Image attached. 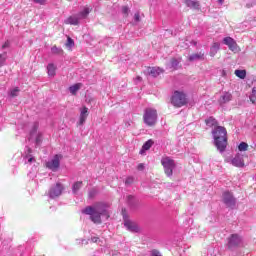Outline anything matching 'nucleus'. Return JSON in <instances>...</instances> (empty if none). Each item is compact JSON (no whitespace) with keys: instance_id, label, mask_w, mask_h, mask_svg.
<instances>
[{"instance_id":"f257e3e1","label":"nucleus","mask_w":256,"mask_h":256,"mask_svg":"<svg viewBox=\"0 0 256 256\" xmlns=\"http://www.w3.org/2000/svg\"><path fill=\"white\" fill-rule=\"evenodd\" d=\"M82 213L85 215H90V219L93 223L100 224L101 223V215H106V217H109L107 215V209L105 208V204L98 203L94 206H88L84 210H82Z\"/></svg>"},{"instance_id":"f03ea898","label":"nucleus","mask_w":256,"mask_h":256,"mask_svg":"<svg viewBox=\"0 0 256 256\" xmlns=\"http://www.w3.org/2000/svg\"><path fill=\"white\" fill-rule=\"evenodd\" d=\"M214 143L220 153H223L227 148V129L223 126H217L212 131Z\"/></svg>"},{"instance_id":"7ed1b4c3","label":"nucleus","mask_w":256,"mask_h":256,"mask_svg":"<svg viewBox=\"0 0 256 256\" xmlns=\"http://www.w3.org/2000/svg\"><path fill=\"white\" fill-rule=\"evenodd\" d=\"M157 118V110L153 108H146L144 110L143 122L145 123V125H147V127H155V125L157 124Z\"/></svg>"},{"instance_id":"20e7f679","label":"nucleus","mask_w":256,"mask_h":256,"mask_svg":"<svg viewBox=\"0 0 256 256\" xmlns=\"http://www.w3.org/2000/svg\"><path fill=\"white\" fill-rule=\"evenodd\" d=\"M161 165L164 167L165 175L173 177V169L176 167L175 160L169 156H164L161 159Z\"/></svg>"},{"instance_id":"39448f33","label":"nucleus","mask_w":256,"mask_h":256,"mask_svg":"<svg viewBox=\"0 0 256 256\" xmlns=\"http://www.w3.org/2000/svg\"><path fill=\"white\" fill-rule=\"evenodd\" d=\"M171 103L174 107H183V105H187V94L183 91H175L172 95Z\"/></svg>"},{"instance_id":"423d86ee","label":"nucleus","mask_w":256,"mask_h":256,"mask_svg":"<svg viewBox=\"0 0 256 256\" xmlns=\"http://www.w3.org/2000/svg\"><path fill=\"white\" fill-rule=\"evenodd\" d=\"M38 129L39 122H34L30 130L29 140L31 141V139H34L36 145H40V143L43 141V133L39 132Z\"/></svg>"},{"instance_id":"0eeeda50","label":"nucleus","mask_w":256,"mask_h":256,"mask_svg":"<svg viewBox=\"0 0 256 256\" xmlns=\"http://www.w3.org/2000/svg\"><path fill=\"white\" fill-rule=\"evenodd\" d=\"M222 201L227 207H235L237 200L233 197V193L226 191L222 195Z\"/></svg>"},{"instance_id":"6e6552de","label":"nucleus","mask_w":256,"mask_h":256,"mask_svg":"<svg viewBox=\"0 0 256 256\" xmlns=\"http://www.w3.org/2000/svg\"><path fill=\"white\" fill-rule=\"evenodd\" d=\"M243 239L238 234H232L228 238V249H235L239 247L242 243Z\"/></svg>"},{"instance_id":"1a4fd4ad","label":"nucleus","mask_w":256,"mask_h":256,"mask_svg":"<svg viewBox=\"0 0 256 256\" xmlns=\"http://www.w3.org/2000/svg\"><path fill=\"white\" fill-rule=\"evenodd\" d=\"M61 159H63V156L56 154L52 160L46 163V167H48V169H51V171H57V169H59Z\"/></svg>"},{"instance_id":"9d476101","label":"nucleus","mask_w":256,"mask_h":256,"mask_svg":"<svg viewBox=\"0 0 256 256\" xmlns=\"http://www.w3.org/2000/svg\"><path fill=\"white\" fill-rule=\"evenodd\" d=\"M63 185L61 183H57L55 186H52L48 192L50 199H55V197L61 196L63 193Z\"/></svg>"},{"instance_id":"9b49d317","label":"nucleus","mask_w":256,"mask_h":256,"mask_svg":"<svg viewBox=\"0 0 256 256\" xmlns=\"http://www.w3.org/2000/svg\"><path fill=\"white\" fill-rule=\"evenodd\" d=\"M224 45H227V47L230 49V51H233V53H237L239 51V46L237 45V42L235 39L231 37H225L223 39Z\"/></svg>"},{"instance_id":"f8f14e48","label":"nucleus","mask_w":256,"mask_h":256,"mask_svg":"<svg viewBox=\"0 0 256 256\" xmlns=\"http://www.w3.org/2000/svg\"><path fill=\"white\" fill-rule=\"evenodd\" d=\"M124 226L126 227V229H128V231H131L132 233H137L139 231V226L137 225V223L127 219L125 216Z\"/></svg>"},{"instance_id":"ddd939ff","label":"nucleus","mask_w":256,"mask_h":256,"mask_svg":"<svg viewBox=\"0 0 256 256\" xmlns=\"http://www.w3.org/2000/svg\"><path fill=\"white\" fill-rule=\"evenodd\" d=\"M233 99V95L230 92H223L218 99L219 105H225Z\"/></svg>"},{"instance_id":"4468645a","label":"nucleus","mask_w":256,"mask_h":256,"mask_svg":"<svg viewBox=\"0 0 256 256\" xmlns=\"http://www.w3.org/2000/svg\"><path fill=\"white\" fill-rule=\"evenodd\" d=\"M87 117H89V109L87 107L81 108L80 109L79 125H84L85 121H87Z\"/></svg>"},{"instance_id":"2eb2a0df","label":"nucleus","mask_w":256,"mask_h":256,"mask_svg":"<svg viewBox=\"0 0 256 256\" xmlns=\"http://www.w3.org/2000/svg\"><path fill=\"white\" fill-rule=\"evenodd\" d=\"M234 167H245V162L243 161V156L241 154H237L231 161Z\"/></svg>"},{"instance_id":"dca6fc26","label":"nucleus","mask_w":256,"mask_h":256,"mask_svg":"<svg viewBox=\"0 0 256 256\" xmlns=\"http://www.w3.org/2000/svg\"><path fill=\"white\" fill-rule=\"evenodd\" d=\"M79 21H81L80 18H79V16H78V15H73V16L68 17V18L64 21V23H65L66 25H79Z\"/></svg>"},{"instance_id":"f3484780","label":"nucleus","mask_w":256,"mask_h":256,"mask_svg":"<svg viewBox=\"0 0 256 256\" xmlns=\"http://www.w3.org/2000/svg\"><path fill=\"white\" fill-rule=\"evenodd\" d=\"M47 73L49 77H55L57 73V65H55L54 63H49L47 65Z\"/></svg>"},{"instance_id":"a211bd4d","label":"nucleus","mask_w":256,"mask_h":256,"mask_svg":"<svg viewBox=\"0 0 256 256\" xmlns=\"http://www.w3.org/2000/svg\"><path fill=\"white\" fill-rule=\"evenodd\" d=\"M219 49H221V44H219V42H214L210 47V57H215Z\"/></svg>"},{"instance_id":"6ab92c4d","label":"nucleus","mask_w":256,"mask_h":256,"mask_svg":"<svg viewBox=\"0 0 256 256\" xmlns=\"http://www.w3.org/2000/svg\"><path fill=\"white\" fill-rule=\"evenodd\" d=\"M189 61H203L205 59V53L199 52L189 56Z\"/></svg>"},{"instance_id":"aec40b11","label":"nucleus","mask_w":256,"mask_h":256,"mask_svg":"<svg viewBox=\"0 0 256 256\" xmlns=\"http://www.w3.org/2000/svg\"><path fill=\"white\" fill-rule=\"evenodd\" d=\"M148 72L150 75H152V77H159V75L163 73V69L160 67H152L148 69Z\"/></svg>"},{"instance_id":"412c9836","label":"nucleus","mask_w":256,"mask_h":256,"mask_svg":"<svg viewBox=\"0 0 256 256\" xmlns=\"http://www.w3.org/2000/svg\"><path fill=\"white\" fill-rule=\"evenodd\" d=\"M153 140H148L144 143V145L142 146V149L140 150V154L143 155V153H145V151H149L151 149V147H153Z\"/></svg>"},{"instance_id":"4be33fe9","label":"nucleus","mask_w":256,"mask_h":256,"mask_svg":"<svg viewBox=\"0 0 256 256\" xmlns=\"http://www.w3.org/2000/svg\"><path fill=\"white\" fill-rule=\"evenodd\" d=\"M187 7H190V9H199L200 4L197 0H186Z\"/></svg>"},{"instance_id":"5701e85b","label":"nucleus","mask_w":256,"mask_h":256,"mask_svg":"<svg viewBox=\"0 0 256 256\" xmlns=\"http://www.w3.org/2000/svg\"><path fill=\"white\" fill-rule=\"evenodd\" d=\"M81 87H83L82 83H77V84L70 86L69 91H70L71 95H77V91H79V89H81Z\"/></svg>"},{"instance_id":"b1692460","label":"nucleus","mask_w":256,"mask_h":256,"mask_svg":"<svg viewBox=\"0 0 256 256\" xmlns=\"http://www.w3.org/2000/svg\"><path fill=\"white\" fill-rule=\"evenodd\" d=\"M89 13H91V9H89V7H84L83 11H81L80 13H78V18L81 19H87V16L89 15Z\"/></svg>"},{"instance_id":"393cba45","label":"nucleus","mask_w":256,"mask_h":256,"mask_svg":"<svg viewBox=\"0 0 256 256\" xmlns=\"http://www.w3.org/2000/svg\"><path fill=\"white\" fill-rule=\"evenodd\" d=\"M180 63H181V57L172 58L170 60V67H172V69H177Z\"/></svg>"},{"instance_id":"a878e982","label":"nucleus","mask_w":256,"mask_h":256,"mask_svg":"<svg viewBox=\"0 0 256 256\" xmlns=\"http://www.w3.org/2000/svg\"><path fill=\"white\" fill-rule=\"evenodd\" d=\"M205 123L208 127H216L217 120L213 117H209L208 119L205 120Z\"/></svg>"},{"instance_id":"bb28decb","label":"nucleus","mask_w":256,"mask_h":256,"mask_svg":"<svg viewBox=\"0 0 256 256\" xmlns=\"http://www.w3.org/2000/svg\"><path fill=\"white\" fill-rule=\"evenodd\" d=\"M234 74L236 77H239V79H245V77H247V71L245 70H235Z\"/></svg>"},{"instance_id":"cd10ccee","label":"nucleus","mask_w":256,"mask_h":256,"mask_svg":"<svg viewBox=\"0 0 256 256\" xmlns=\"http://www.w3.org/2000/svg\"><path fill=\"white\" fill-rule=\"evenodd\" d=\"M82 187H83V182L78 181V182L74 183V185L72 187L73 193H77V191H79V189H81Z\"/></svg>"},{"instance_id":"c85d7f7f","label":"nucleus","mask_w":256,"mask_h":256,"mask_svg":"<svg viewBox=\"0 0 256 256\" xmlns=\"http://www.w3.org/2000/svg\"><path fill=\"white\" fill-rule=\"evenodd\" d=\"M51 52L53 53V55H63V49H61L57 46H53L51 48Z\"/></svg>"},{"instance_id":"c756f323","label":"nucleus","mask_w":256,"mask_h":256,"mask_svg":"<svg viewBox=\"0 0 256 256\" xmlns=\"http://www.w3.org/2000/svg\"><path fill=\"white\" fill-rule=\"evenodd\" d=\"M20 91L19 87H15L9 91V95L10 97H18Z\"/></svg>"},{"instance_id":"7c9ffc66","label":"nucleus","mask_w":256,"mask_h":256,"mask_svg":"<svg viewBox=\"0 0 256 256\" xmlns=\"http://www.w3.org/2000/svg\"><path fill=\"white\" fill-rule=\"evenodd\" d=\"M239 151H247L249 149V144L245 142H241L238 146Z\"/></svg>"},{"instance_id":"2f4dec72","label":"nucleus","mask_w":256,"mask_h":256,"mask_svg":"<svg viewBox=\"0 0 256 256\" xmlns=\"http://www.w3.org/2000/svg\"><path fill=\"white\" fill-rule=\"evenodd\" d=\"M5 61H7V53L0 54V67L5 65Z\"/></svg>"},{"instance_id":"473e14b6","label":"nucleus","mask_w":256,"mask_h":256,"mask_svg":"<svg viewBox=\"0 0 256 256\" xmlns=\"http://www.w3.org/2000/svg\"><path fill=\"white\" fill-rule=\"evenodd\" d=\"M74 45H75V41H73V39H71V37H68L66 47H69L71 49V47H73Z\"/></svg>"},{"instance_id":"72a5a7b5","label":"nucleus","mask_w":256,"mask_h":256,"mask_svg":"<svg viewBox=\"0 0 256 256\" xmlns=\"http://www.w3.org/2000/svg\"><path fill=\"white\" fill-rule=\"evenodd\" d=\"M250 101L252 103H256V90L255 89L252 90V94L250 96Z\"/></svg>"},{"instance_id":"f704fd0d","label":"nucleus","mask_w":256,"mask_h":256,"mask_svg":"<svg viewBox=\"0 0 256 256\" xmlns=\"http://www.w3.org/2000/svg\"><path fill=\"white\" fill-rule=\"evenodd\" d=\"M133 181H135V178L133 176L127 177L125 180L126 185H131L133 184Z\"/></svg>"},{"instance_id":"c9c22d12","label":"nucleus","mask_w":256,"mask_h":256,"mask_svg":"<svg viewBox=\"0 0 256 256\" xmlns=\"http://www.w3.org/2000/svg\"><path fill=\"white\" fill-rule=\"evenodd\" d=\"M122 13H123V15H125L127 17V15H129V7L123 6Z\"/></svg>"},{"instance_id":"e433bc0d","label":"nucleus","mask_w":256,"mask_h":256,"mask_svg":"<svg viewBox=\"0 0 256 256\" xmlns=\"http://www.w3.org/2000/svg\"><path fill=\"white\" fill-rule=\"evenodd\" d=\"M34 3H38V5H45V0H32Z\"/></svg>"},{"instance_id":"4c0bfd02","label":"nucleus","mask_w":256,"mask_h":256,"mask_svg":"<svg viewBox=\"0 0 256 256\" xmlns=\"http://www.w3.org/2000/svg\"><path fill=\"white\" fill-rule=\"evenodd\" d=\"M133 201H135V197L128 196V203H129V205H133Z\"/></svg>"},{"instance_id":"58836bf2","label":"nucleus","mask_w":256,"mask_h":256,"mask_svg":"<svg viewBox=\"0 0 256 256\" xmlns=\"http://www.w3.org/2000/svg\"><path fill=\"white\" fill-rule=\"evenodd\" d=\"M141 16L139 15V13H136L135 15H134V20L135 21H137V22H139V21H141Z\"/></svg>"},{"instance_id":"ea45409f","label":"nucleus","mask_w":256,"mask_h":256,"mask_svg":"<svg viewBox=\"0 0 256 256\" xmlns=\"http://www.w3.org/2000/svg\"><path fill=\"white\" fill-rule=\"evenodd\" d=\"M138 171H143L145 169V165L143 163L139 164L137 167Z\"/></svg>"},{"instance_id":"a19ab883","label":"nucleus","mask_w":256,"mask_h":256,"mask_svg":"<svg viewBox=\"0 0 256 256\" xmlns=\"http://www.w3.org/2000/svg\"><path fill=\"white\" fill-rule=\"evenodd\" d=\"M10 42L6 41L3 45H2V49H7L9 48Z\"/></svg>"},{"instance_id":"79ce46f5","label":"nucleus","mask_w":256,"mask_h":256,"mask_svg":"<svg viewBox=\"0 0 256 256\" xmlns=\"http://www.w3.org/2000/svg\"><path fill=\"white\" fill-rule=\"evenodd\" d=\"M95 193H97V190L96 189H92L90 192H89V197H93L95 195Z\"/></svg>"},{"instance_id":"37998d69","label":"nucleus","mask_w":256,"mask_h":256,"mask_svg":"<svg viewBox=\"0 0 256 256\" xmlns=\"http://www.w3.org/2000/svg\"><path fill=\"white\" fill-rule=\"evenodd\" d=\"M97 241H99L98 237H92V243H97Z\"/></svg>"},{"instance_id":"c03bdc74","label":"nucleus","mask_w":256,"mask_h":256,"mask_svg":"<svg viewBox=\"0 0 256 256\" xmlns=\"http://www.w3.org/2000/svg\"><path fill=\"white\" fill-rule=\"evenodd\" d=\"M225 75H227V72H225V70H222V77H225Z\"/></svg>"},{"instance_id":"a18cd8bd","label":"nucleus","mask_w":256,"mask_h":256,"mask_svg":"<svg viewBox=\"0 0 256 256\" xmlns=\"http://www.w3.org/2000/svg\"><path fill=\"white\" fill-rule=\"evenodd\" d=\"M33 161H34V158H29L28 159V163H33Z\"/></svg>"},{"instance_id":"49530a36","label":"nucleus","mask_w":256,"mask_h":256,"mask_svg":"<svg viewBox=\"0 0 256 256\" xmlns=\"http://www.w3.org/2000/svg\"><path fill=\"white\" fill-rule=\"evenodd\" d=\"M218 2L220 3V5H223V0H218Z\"/></svg>"},{"instance_id":"de8ad7c7","label":"nucleus","mask_w":256,"mask_h":256,"mask_svg":"<svg viewBox=\"0 0 256 256\" xmlns=\"http://www.w3.org/2000/svg\"><path fill=\"white\" fill-rule=\"evenodd\" d=\"M136 79H137V81H141V77H139V76Z\"/></svg>"},{"instance_id":"09e8293b","label":"nucleus","mask_w":256,"mask_h":256,"mask_svg":"<svg viewBox=\"0 0 256 256\" xmlns=\"http://www.w3.org/2000/svg\"><path fill=\"white\" fill-rule=\"evenodd\" d=\"M122 213L124 214V213H125V210H122Z\"/></svg>"}]
</instances>
